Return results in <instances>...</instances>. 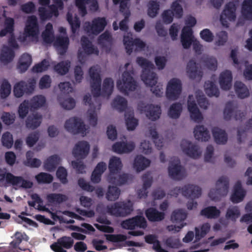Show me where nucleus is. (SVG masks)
Masks as SVG:
<instances>
[{"label": "nucleus", "instance_id": "nucleus-24", "mask_svg": "<svg viewBox=\"0 0 252 252\" xmlns=\"http://www.w3.org/2000/svg\"><path fill=\"white\" fill-rule=\"evenodd\" d=\"M107 240L112 242H125L124 246H140V244L138 242H135L132 241H126V236L122 234H107L106 235Z\"/></svg>", "mask_w": 252, "mask_h": 252}, {"label": "nucleus", "instance_id": "nucleus-5", "mask_svg": "<svg viewBox=\"0 0 252 252\" xmlns=\"http://www.w3.org/2000/svg\"><path fill=\"white\" fill-rule=\"evenodd\" d=\"M137 87V82L128 71H124L122 80L119 79L117 81V88L125 95H128L129 92L134 91Z\"/></svg>", "mask_w": 252, "mask_h": 252}, {"label": "nucleus", "instance_id": "nucleus-14", "mask_svg": "<svg viewBox=\"0 0 252 252\" xmlns=\"http://www.w3.org/2000/svg\"><path fill=\"white\" fill-rule=\"evenodd\" d=\"M39 32V25L36 17L34 15L29 16L24 30L25 36L37 38Z\"/></svg>", "mask_w": 252, "mask_h": 252}, {"label": "nucleus", "instance_id": "nucleus-56", "mask_svg": "<svg viewBox=\"0 0 252 252\" xmlns=\"http://www.w3.org/2000/svg\"><path fill=\"white\" fill-rule=\"evenodd\" d=\"M240 215V212L238 207L237 206H233L227 209L226 217L227 219H230L232 221H235Z\"/></svg>", "mask_w": 252, "mask_h": 252}, {"label": "nucleus", "instance_id": "nucleus-19", "mask_svg": "<svg viewBox=\"0 0 252 252\" xmlns=\"http://www.w3.org/2000/svg\"><path fill=\"white\" fill-rule=\"evenodd\" d=\"M90 145L87 141H80L77 142L72 150V154L77 159H84L90 151Z\"/></svg>", "mask_w": 252, "mask_h": 252}, {"label": "nucleus", "instance_id": "nucleus-44", "mask_svg": "<svg viewBox=\"0 0 252 252\" xmlns=\"http://www.w3.org/2000/svg\"><path fill=\"white\" fill-rule=\"evenodd\" d=\"M242 14L244 18L252 20V0H244L242 6Z\"/></svg>", "mask_w": 252, "mask_h": 252}, {"label": "nucleus", "instance_id": "nucleus-11", "mask_svg": "<svg viewBox=\"0 0 252 252\" xmlns=\"http://www.w3.org/2000/svg\"><path fill=\"white\" fill-rule=\"evenodd\" d=\"M107 25V21L104 17H97L93 20L92 23L85 24V29L88 32L97 35L102 32Z\"/></svg>", "mask_w": 252, "mask_h": 252}, {"label": "nucleus", "instance_id": "nucleus-54", "mask_svg": "<svg viewBox=\"0 0 252 252\" xmlns=\"http://www.w3.org/2000/svg\"><path fill=\"white\" fill-rule=\"evenodd\" d=\"M252 128V118L250 119L246 123L244 129L239 128L237 131V140L239 143L242 142V136L246 135V132Z\"/></svg>", "mask_w": 252, "mask_h": 252}, {"label": "nucleus", "instance_id": "nucleus-39", "mask_svg": "<svg viewBox=\"0 0 252 252\" xmlns=\"http://www.w3.org/2000/svg\"><path fill=\"white\" fill-rule=\"evenodd\" d=\"M60 158L57 155L49 157L44 163V167L48 171H54L59 164Z\"/></svg>", "mask_w": 252, "mask_h": 252}, {"label": "nucleus", "instance_id": "nucleus-35", "mask_svg": "<svg viewBox=\"0 0 252 252\" xmlns=\"http://www.w3.org/2000/svg\"><path fill=\"white\" fill-rule=\"evenodd\" d=\"M150 162L149 159L142 155H138L135 158L133 167L137 172H140L149 166Z\"/></svg>", "mask_w": 252, "mask_h": 252}, {"label": "nucleus", "instance_id": "nucleus-34", "mask_svg": "<svg viewBox=\"0 0 252 252\" xmlns=\"http://www.w3.org/2000/svg\"><path fill=\"white\" fill-rule=\"evenodd\" d=\"M123 165L119 158L113 157L110 159L108 168L110 172L109 175L116 174L122 169Z\"/></svg>", "mask_w": 252, "mask_h": 252}, {"label": "nucleus", "instance_id": "nucleus-49", "mask_svg": "<svg viewBox=\"0 0 252 252\" xmlns=\"http://www.w3.org/2000/svg\"><path fill=\"white\" fill-rule=\"evenodd\" d=\"M70 66V62L69 61H63L56 64L54 69L58 74L64 75L68 72Z\"/></svg>", "mask_w": 252, "mask_h": 252}, {"label": "nucleus", "instance_id": "nucleus-31", "mask_svg": "<svg viewBox=\"0 0 252 252\" xmlns=\"http://www.w3.org/2000/svg\"><path fill=\"white\" fill-rule=\"evenodd\" d=\"M8 179L9 181L12 182L13 186L21 184V187L26 189H30L32 187L33 184L32 182L25 180L21 176H15L12 174H9Z\"/></svg>", "mask_w": 252, "mask_h": 252}, {"label": "nucleus", "instance_id": "nucleus-15", "mask_svg": "<svg viewBox=\"0 0 252 252\" xmlns=\"http://www.w3.org/2000/svg\"><path fill=\"white\" fill-rule=\"evenodd\" d=\"M224 119L230 120L233 117L236 120H242L245 117L243 112L237 110V107L234 105L232 101H228L226 104L223 111Z\"/></svg>", "mask_w": 252, "mask_h": 252}, {"label": "nucleus", "instance_id": "nucleus-48", "mask_svg": "<svg viewBox=\"0 0 252 252\" xmlns=\"http://www.w3.org/2000/svg\"><path fill=\"white\" fill-rule=\"evenodd\" d=\"M187 213L182 209L174 211L171 215V219L173 222H181L187 218Z\"/></svg>", "mask_w": 252, "mask_h": 252}, {"label": "nucleus", "instance_id": "nucleus-21", "mask_svg": "<svg viewBox=\"0 0 252 252\" xmlns=\"http://www.w3.org/2000/svg\"><path fill=\"white\" fill-rule=\"evenodd\" d=\"M29 239V237L25 233L16 232L15 233V239L10 242V246L7 248L0 249V252H16L17 248L21 249L18 247L23 240L28 241Z\"/></svg>", "mask_w": 252, "mask_h": 252}, {"label": "nucleus", "instance_id": "nucleus-52", "mask_svg": "<svg viewBox=\"0 0 252 252\" xmlns=\"http://www.w3.org/2000/svg\"><path fill=\"white\" fill-rule=\"evenodd\" d=\"M48 201L51 203L60 204L66 200L65 195L60 193H50L47 196Z\"/></svg>", "mask_w": 252, "mask_h": 252}, {"label": "nucleus", "instance_id": "nucleus-20", "mask_svg": "<svg viewBox=\"0 0 252 252\" xmlns=\"http://www.w3.org/2000/svg\"><path fill=\"white\" fill-rule=\"evenodd\" d=\"M187 73L191 79L200 81L203 76V71L200 65L192 59L188 63Z\"/></svg>", "mask_w": 252, "mask_h": 252}, {"label": "nucleus", "instance_id": "nucleus-36", "mask_svg": "<svg viewBox=\"0 0 252 252\" xmlns=\"http://www.w3.org/2000/svg\"><path fill=\"white\" fill-rule=\"evenodd\" d=\"M15 56L14 51L7 46H4L0 55V60L4 63L11 62Z\"/></svg>", "mask_w": 252, "mask_h": 252}, {"label": "nucleus", "instance_id": "nucleus-45", "mask_svg": "<svg viewBox=\"0 0 252 252\" xmlns=\"http://www.w3.org/2000/svg\"><path fill=\"white\" fill-rule=\"evenodd\" d=\"M182 111V104L179 102H176L170 106L168 111V115L171 118L177 119L180 117Z\"/></svg>", "mask_w": 252, "mask_h": 252}, {"label": "nucleus", "instance_id": "nucleus-3", "mask_svg": "<svg viewBox=\"0 0 252 252\" xmlns=\"http://www.w3.org/2000/svg\"><path fill=\"white\" fill-rule=\"evenodd\" d=\"M136 63L142 68L141 79L144 83L149 84L156 82V73L153 71L155 68L154 65L148 60L142 57H138L136 59Z\"/></svg>", "mask_w": 252, "mask_h": 252}, {"label": "nucleus", "instance_id": "nucleus-53", "mask_svg": "<svg viewBox=\"0 0 252 252\" xmlns=\"http://www.w3.org/2000/svg\"><path fill=\"white\" fill-rule=\"evenodd\" d=\"M35 178L39 184H50L53 180L51 174L45 172L39 173L35 176Z\"/></svg>", "mask_w": 252, "mask_h": 252}, {"label": "nucleus", "instance_id": "nucleus-27", "mask_svg": "<svg viewBox=\"0 0 252 252\" xmlns=\"http://www.w3.org/2000/svg\"><path fill=\"white\" fill-rule=\"evenodd\" d=\"M134 148L135 144L133 142H116L112 146L113 151L118 154L130 152L134 150Z\"/></svg>", "mask_w": 252, "mask_h": 252}, {"label": "nucleus", "instance_id": "nucleus-43", "mask_svg": "<svg viewBox=\"0 0 252 252\" xmlns=\"http://www.w3.org/2000/svg\"><path fill=\"white\" fill-rule=\"evenodd\" d=\"M127 105V100L124 97L120 95L117 96L112 103V107L120 112H122L126 110Z\"/></svg>", "mask_w": 252, "mask_h": 252}, {"label": "nucleus", "instance_id": "nucleus-25", "mask_svg": "<svg viewBox=\"0 0 252 252\" xmlns=\"http://www.w3.org/2000/svg\"><path fill=\"white\" fill-rule=\"evenodd\" d=\"M232 75L231 72L226 70L220 76L219 83L221 89L229 90L232 86Z\"/></svg>", "mask_w": 252, "mask_h": 252}, {"label": "nucleus", "instance_id": "nucleus-28", "mask_svg": "<svg viewBox=\"0 0 252 252\" xmlns=\"http://www.w3.org/2000/svg\"><path fill=\"white\" fill-rule=\"evenodd\" d=\"M145 215L150 221H160L165 217V213L158 211L154 208H149L145 211Z\"/></svg>", "mask_w": 252, "mask_h": 252}, {"label": "nucleus", "instance_id": "nucleus-61", "mask_svg": "<svg viewBox=\"0 0 252 252\" xmlns=\"http://www.w3.org/2000/svg\"><path fill=\"white\" fill-rule=\"evenodd\" d=\"M210 226L208 223H205L202 225L200 230L198 228H195V238L196 239L199 240L205 237L207 233L209 232Z\"/></svg>", "mask_w": 252, "mask_h": 252}, {"label": "nucleus", "instance_id": "nucleus-17", "mask_svg": "<svg viewBox=\"0 0 252 252\" xmlns=\"http://www.w3.org/2000/svg\"><path fill=\"white\" fill-rule=\"evenodd\" d=\"M73 239L70 237L63 236L59 238L56 242L50 246L51 249L55 252H67L64 249H70L73 244Z\"/></svg>", "mask_w": 252, "mask_h": 252}, {"label": "nucleus", "instance_id": "nucleus-10", "mask_svg": "<svg viewBox=\"0 0 252 252\" xmlns=\"http://www.w3.org/2000/svg\"><path fill=\"white\" fill-rule=\"evenodd\" d=\"M236 4L234 1L227 3L220 17V21L223 26L228 27L227 20L230 21H234L236 19Z\"/></svg>", "mask_w": 252, "mask_h": 252}, {"label": "nucleus", "instance_id": "nucleus-13", "mask_svg": "<svg viewBox=\"0 0 252 252\" xmlns=\"http://www.w3.org/2000/svg\"><path fill=\"white\" fill-rule=\"evenodd\" d=\"M173 161L169 163L168 167V174L171 178L175 180H181L185 177V170L180 164V161L178 158H174Z\"/></svg>", "mask_w": 252, "mask_h": 252}, {"label": "nucleus", "instance_id": "nucleus-38", "mask_svg": "<svg viewBox=\"0 0 252 252\" xmlns=\"http://www.w3.org/2000/svg\"><path fill=\"white\" fill-rule=\"evenodd\" d=\"M220 211L215 206H209L203 209L200 215L207 219H217L220 216Z\"/></svg>", "mask_w": 252, "mask_h": 252}, {"label": "nucleus", "instance_id": "nucleus-41", "mask_svg": "<svg viewBox=\"0 0 252 252\" xmlns=\"http://www.w3.org/2000/svg\"><path fill=\"white\" fill-rule=\"evenodd\" d=\"M235 91L238 97L244 98L249 96V91L246 86L241 81H236L234 84Z\"/></svg>", "mask_w": 252, "mask_h": 252}, {"label": "nucleus", "instance_id": "nucleus-55", "mask_svg": "<svg viewBox=\"0 0 252 252\" xmlns=\"http://www.w3.org/2000/svg\"><path fill=\"white\" fill-rule=\"evenodd\" d=\"M123 41L126 53L128 55H130L132 52L133 46H134V39L131 37V35H129L127 34L124 35Z\"/></svg>", "mask_w": 252, "mask_h": 252}, {"label": "nucleus", "instance_id": "nucleus-63", "mask_svg": "<svg viewBox=\"0 0 252 252\" xmlns=\"http://www.w3.org/2000/svg\"><path fill=\"white\" fill-rule=\"evenodd\" d=\"M57 177L63 184L68 182L67 179V173L66 170L63 167H60L56 172Z\"/></svg>", "mask_w": 252, "mask_h": 252}, {"label": "nucleus", "instance_id": "nucleus-60", "mask_svg": "<svg viewBox=\"0 0 252 252\" xmlns=\"http://www.w3.org/2000/svg\"><path fill=\"white\" fill-rule=\"evenodd\" d=\"M11 85L6 80L3 81L0 90V96L1 98H4L7 97L11 92Z\"/></svg>", "mask_w": 252, "mask_h": 252}, {"label": "nucleus", "instance_id": "nucleus-42", "mask_svg": "<svg viewBox=\"0 0 252 252\" xmlns=\"http://www.w3.org/2000/svg\"><path fill=\"white\" fill-rule=\"evenodd\" d=\"M204 88L206 94L209 96H215L218 97L220 91L215 84L211 81H206L205 82Z\"/></svg>", "mask_w": 252, "mask_h": 252}, {"label": "nucleus", "instance_id": "nucleus-33", "mask_svg": "<svg viewBox=\"0 0 252 252\" xmlns=\"http://www.w3.org/2000/svg\"><path fill=\"white\" fill-rule=\"evenodd\" d=\"M32 62V56L29 54L24 53L19 59L17 65L18 68L21 72H24L28 69Z\"/></svg>", "mask_w": 252, "mask_h": 252}, {"label": "nucleus", "instance_id": "nucleus-37", "mask_svg": "<svg viewBox=\"0 0 252 252\" xmlns=\"http://www.w3.org/2000/svg\"><path fill=\"white\" fill-rule=\"evenodd\" d=\"M69 42V38L67 36H59L57 37L54 44L59 48L60 55H63L66 53Z\"/></svg>", "mask_w": 252, "mask_h": 252}, {"label": "nucleus", "instance_id": "nucleus-51", "mask_svg": "<svg viewBox=\"0 0 252 252\" xmlns=\"http://www.w3.org/2000/svg\"><path fill=\"white\" fill-rule=\"evenodd\" d=\"M159 4L155 0H150L148 3V15L152 18L155 17L158 13Z\"/></svg>", "mask_w": 252, "mask_h": 252}, {"label": "nucleus", "instance_id": "nucleus-50", "mask_svg": "<svg viewBox=\"0 0 252 252\" xmlns=\"http://www.w3.org/2000/svg\"><path fill=\"white\" fill-rule=\"evenodd\" d=\"M125 117L126 124L127 130H133L135 129L138 125V120L134 117L133 113L129 114L128 116H127V114H126Z\"/></svg>", "mask_w": 252, "mask_h": 252}, {"label": "nucleus", "instance_id": "nucleus-32", "mask_svg": "<svg viewBox=\"0 0 252 252\" xmlns=\"http://www.w3.org/2000/svg\"><path fill=\"white\" fill-rule=\"evenodd\" d=\"M42 116L37 113L30 115L26 121V126L34 129L39 126L41 123Z\"/></svg>", "mask_w": 252, "mask_h": 252}, {"label": "nucleus", "instance_id": "nucleus-47", "mask_svg": "<svg viewBox=\"0 0 252 252\" xmlns=\"http://www.w3.org/2000/svg\"><path fill=\"white\" fill-rule=\"evenodd\" d=\"M120 189L117 187L109 186L106 194V198L109 201H115L119 198Z\"/></svg>", "mask_w": 252, "mask_h": 252}, {"label": "nucleus", "instance_id": "nucleus-2", "mask_svg": "<svg viewBox=\"0 0 252 252\" xmlns=\"http://www.w3.org/2000/svg\"><path fill=\"white\" fill-rule=\"evenodd\" d=\"M180 193L187 198L193 199L198 198L201 194V189L195 185H187L181 188L176 187L170 190V195L177 197ZM197 203L193 200L189 201L187 204L189 210H192L197 207Z\"/></svg>", "mask_w": 252, "mask_h": 252}, {"label": "nucleus", "instance_id": "nucleus-58", "mask_svg": "<svg viewBox=\"0 0 252 252\" xmlns=\"http://www.w3.org/2000/svg\"><path fill=\"white\" fill-rule=\"evenodd\" d=\"M30 108L29 100H25L20 104L18 109V114L19 117L23 119L28 113L29 109Z\"/></svg>", "mask_w": 252, "mask_h": 252}, {"label": "nucleus", "instance_id": "nucleus-18", "mask_svg": "<svg viewBox=\"0 0 252 252\" xmlns=\"http://www.w3.org/2000/svg\"><path fill=\"white\" fill-rule=\"evenodd\" d=\"M181 147L183 152L189 157L197 158L201 155L199 147L187 140L183 139L181 142Z\"/></svg>", "mask_w": 252, "mask_h": 252}, {"label": "nucleus", "instance_id": "nucleus-26", "mask_svg": "<svg viewBox=\"0 0 252 252\" xmlns=\"http://www.w3.org/2000/svg\"><path fill=\"white\" fill-rule=\"evenodd\" d=\"M132 178V175L124 173L119 175H109L108 180L109 182L112 184L121 186L128 183L129 181H131Z\"/></svg>", "mask_w": 252, "mask_h": 252}, {"label": "nucleus", "instance_id": "nucleus-1", "mask_svg": "<svg viewBox=\"0 0 252 252\" xmlns=\"http://www.w3.org/2000/svg\"><path fill=\"white\" fill-rule=\"evenodd\" d=\"M89 74L92 80L91 86L94 97H97L100 95L109 97L113 90L114 82L112 78H106L104 80L101 92V78L97 68L95 66L90 67Z\"/></svg>", "mask_w": 252, "mask_h": 252}, {"label": "nucleus", "instance_id": "nucleus-40", "mask_svg": "<svg viewBox=\"0 0 252 252\" xmlns=\"http://www.w3.org/2000/svg\"><path fill=\"white\" fill-rule=\"evenodd\" d=\"M46 102L45 97L42 95H36L29 101L30 109L32 111L36 110L43 106Z\"/></svg>", "mask_w": 252, "mask_h": 252}, {"label": "nucleus", "instance_id": "nucleus-62", "mask_svg": "<svg viewBox=\"0 0 252 252\" xmlns=\"http://www.w3.org/2000/svg\"><path fill=\"white\" fill-rule=\"evenodd\" d=\"M91 0H75V4L78 8L79 11L82 16H85L87 13L86 5L90 3Z\"/></svg>", "mask_w": 252, "mask_h": 252}, {"label": "nucleus", "instance_id": "nucleus-4", "mask_svg": "<svg viewBox=\"0 0 252 252\" xmlns=\"http://www.w3.org/2000/svg\"><path fill=\"white\" fill-rule=\"evenodd\" d=\"M216 189H211L209 193V197L214 201H219L222 196H225L229 188V180L226 177H220L216 182Z\"/></svg>", "mask_w": 252, "mask_h": 252}, {"label": "nucleus", "instance_id": "nucleus-64", "mask_svg": "<svg viewBox=\"0 0 252 252\" xmlns=\"http://www.w3.org/2000/svg\"><path fill=\"white\" fill-rule=\"evenodd\" d=\"M58 100L60 102V104L63 108L66 110H71L73 109L76 104V102L74 98L69 97L64 99L63 101H61L60 97Z\"/></svg>", "mask_w": 252, "mask_h": 252}, {"label": "nucleus", "instance_id": "nucleus-6", "mask_svg": "<svg viewBox=\"0 0 252 252\" xmlns=\"http://www.w3.org/2000/svg\"><path fill=\"white\" fill-rule=\"evenodd\" d=\"M107 212L116 217H125L132 211V206L128 202H117L107 207Z\"/></svg>", "mask_w": 252, "mask_h": 252}, {"label": "nucleus", "instance_id": "nucleus-23", "mask_svg": "<svg viewBox=\"0 0 252 252\" xmlns=\"http://www.w3.org/2000/svg\"><path fill=\"white\" fill-rule=\"evenodd\" d=\"M246 195V190L242 188L240 181H237L234 186L233 191L230 200L233 203L242 202Z\"/></svg>", "mask_w": 252, "mask_h": 252}, {"label": "nucleus", "instance_id": "nucleus-22", "mask_svg": "<svg viewBox=\"0 0 252 252\" xmlns=\"http://www.w3.org/2000/svg\"><path fill=\"white\" fill-rule=\"evenodd\" d=\"M188 109L192 120L196 122L202 121L203 117L199 110L192 95H189L188 100Z\"/></svg>", "mask_w": 252, "mask_h": 252}, {"label": "nucleus", "instance_id": "nucleus-16", "mask_svg": "<svg viewBox=\"0 0 252 252\" xmlns=\"http://www.w3.org/2000/svg\"><path fill=\"white\" fill-rule=\"evenodd\" d=\"M121 225L124 229L133 230L136 227L144 229L147 227V223L144 217L141 216H136L123 221Z\"/></svg>", "mask_w": 252, "mask_h": 252}, {"label": "nucleus", "instance_id": "nucleus-57", "mask_svg": "<svg viewBox=\"0 0 252 252\" xmlns=\"http://www.w3.org/2000/svg\"><path fill=\"white\" fill-rule=\"evenodd\" d=\"M49 66V62L46 59H44L40 63L34 65L32 68V71L34 73L42 72L47 70Z\"/></svg>", "mask_w": 252, "mask_h": 252}, {"label": "nucleus", "instance_id": "nucleus-8", "mask_svg": "<svg viewBox=\"0 0 252 252\" xmlns=\"http://www.w3.org/2000/svg\"><path fill=\"white\" fill-rule=\"evenodd\" d=\"M64 127L67 131L74 134L86 132L85 125L82 120L77 117H72L66 120Z\"/></svg>", "mask_w": 252, "mask_h": 252}, {"label": "nucleus", "instance_id": "nucleus-9", "mask_svg": "<svg viewBox=\"0 0 252 252\" xmlns=\"http://www.w3.org/2000/svg\"><path fill=\"white\" fill-rule=\"evenodd\" d=\"M181 92L182 84L179 79L173 78L168 82L166 91V95L168 99L176 100Z\"/></svg>", "mask_w": 252, "mask_h": 252}, {"label": "nucleus", "instance_id": "nucleus-29", "mask_svg": "<svg viewBox=\"0 0 252 252\" xmlns=\"http://www.w3.org/2000/svg\"><path fill=\"white\" fill-rule=\"evenodd\" d=\"M193 132L195 139L198 140L207 141L210 138L209 131L203 126H196Z\"/></svg>", "mask_w": 252, "mask_h": 252}, {"label": "nucleus", "instance_id": "nucleus-12", "mask_svg": "<svg viewBox=\"0 0 252 252\" xmlns=\"http://www.w3.org/2000/svg\"><path fill=\"white\" fill-rule=\"evenodd\" d=\"M35 82L34 80H31L28 82L24 81H20L16 83L13 89V92L16 97H20L26 93L27 94L32 93L34 89Z\"/></svg>", "mask_w": 252, "mask_h": 252}, {"label": "nucleus", "instance_id": "nucleus-7", "mask_svg": "<svg viewBox=\"0 0 252 252\" xmlns=\"http://www.w3.org/2000/svg\"><path fill=\"white\" fill-rule=\"evenodd\" d=\"M138 109L141 112L145 113L146 117L153 121L159 118L161 114V108L158 105L146 104L140 101L138 104Z\"/></svg>", "mask_w": 252, "mask_h": 252}, {"label": "nucleus", "instance_id": "nucleus-59", "mask_svg": "<svg viewBox=\"0 0 252 252\" xmlns=\"http://www.w3.org/2000/svg\"><path fill=\"white\" fill-rule=\"evenodd\" d=\"M2 145L7 148H10L13 144L12 135L8 131H6L2 134L1 137Z\"/></svg>", "mask_w": 252, "mask_h": 252}, {"label": "nucleus", "instance_id": "nucleus-46", "mask_svg": "<svg viewBox=\"0 0 252 252\" xmlns=\"http://www.w3.org/2000/svg\"><path fill=\"white\" fill-rule=\"evenodd\" d=\"M14 21L13 18L7 19L5 23V28L0 31V36H5L7 33L10 35L13 33Z\"/></svg>", "mask_w": 252, "mask_h": 252}, {"label": "nucleus", "instance_id": "nucleus-30", "mask_svg": "<svg viewBox=\"0 0 252 252\" xmlns=\"http://www.w3.org/2000/svg\"><path fill=\"white\" fill-rule=\"evenodd\" d=\"M212 134L215 142L218 144H225L228 139L227 135L225 130L215 127L212 129Z\"/></svg>", "mask_w": 252, "mask_h": 252}]
</instances>
